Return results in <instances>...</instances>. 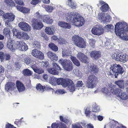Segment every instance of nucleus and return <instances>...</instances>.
Here are the masks:
<instances>
[{
	"instance_id": "nucleus-1",
	"label": "nucleus",
	"mask_w": 128,
	"mask_h": 128,
	"mask_svg": "<svg viewBox=\"0 0 128 128\" xmlns=\"http://www.w3.org/2000/svg\"><path fill=\"white\" fill-rule=\"evenodd\" d=\"M116 34L121 39L128 40V24L124 22H119L115 26Z\"/></svg>"
},
{
	"instance_id": "nucleus-2",
	"label": "nucleus",
	"mask_w": 128,
	"mask_h": 128,
	"mask_svg": "<svg viewBox=\"0 0 128 128\" xmlns=\"http://www.w3.org/2000/svg\"><path fill=\"white\" fill-rule=\"evenodd\" d=\"M110 69V71L107 72L108 74L110 75L114 74L115 78H117L119 74H122L124 71L123 68L120 66L116 64L112 65Z\"/></svg>"
},
{
	"instance_id": "nucleus-3",
	"label": "nucleus",
	"mask_w": 128,
	"mask_h": 128,
	"mask_svg": "<svg viewBox=\"0 0 128 128\" xmlns=\"http://www.w3.org/2000/svg\"><path fill=\"white\" fill-rule=\"evenodd\" d=\"M72 40L76 46L80 48H84L86 46V41L82 38L78 36H74Z\"/></svg>"
},
{
	"instance_id": "nucleus-4",
	"label": "nucleus",
	"mask_w": 128,
	"mask_h": 128,
	"mask_svg": "<svg viewBox=\"0 0 128 128\" xmlns=\"http://www.w3.org/2000/svg\"><path fill=\"white\" fill-rule=\"evenodd\" d=\"M97 78L96 76L93 75H90L88 78L86 86L88 88H94L96 86Z\"/></svg>"
},
{
	"instance_id": "nucleus-5",
	"label": "nucleus",
	"mask_w": 128,
	"mask_h": 128,
	"mask_svg": "<svg viewBox=\"0 0 128 128\" xmlns=\"http://www.w3.org/2000/svg\"><path fill=\"white\" fill-rule=\"evenodd\" d=\"M59 62L63 66L64 69L68 71H71L73 68L72 63L70 60L60 59Z\"/></svg>"
},
{
	"instance_id": "nucleus-6",
	"label": "nucleus",
	"mask_w": 128,
	"mask_h": 128,
	"mask_svg": "<svg viewBox=\"0 0 128 128\" xmlns=\"http://www.w3.org/2000/svg\"><path fill=\"white\" fill-rule=\"evenodd\" d=\"M74 18L75 19L74 20H74H72L73 24L78 26H82L84 24V19L78 14L77 15H75Z\"/></svg>"
},
{
	"instance_id": "nucleus-7",
	"label": "nucleus",
	"mask_w": 128,
	"mask_h": 128,
	"mask_svg": "<svg viewBox=\"0 0 128 128\" xmlns=\"http://www.w3.org/2000/svg\"><path fill=\"white\" fill-rule=\"evenodd\" d=\"M4 17L5 18L8 19L5 23L6 26L11 28L12 22L14 19V15L12 13H6L4 15Z\"/></svg>"
},
{
	"instance_id": "nucleus-8",
	"label": "nucleus",
	"mask_w": 128,
	"mask_h": 128,
	"mask_svg": "<svg viewBox=\"0 0 128 128\" xmlns=\"http://www.w3.org/2000/svg\"><path fill=\"white\" fill-rule=\"evenodd\" d=\"M98 18L100 22H103L104 23L110 22V20L111 18L109 15L103 12L99 13Z\"/></svg>"
},
{
	"instance_id": "nucleus-9",
	"label": "nucleus",
	"mask_w": 128,
	"mask_h": 128,
	"mask_svg": "<svg viewBox=\"0 0 128 128\" xmlns=\"http://www.w3.org/2000/svg\"><path fill=\"white\" fill-rule=\"evenodd\" d=\"M32 26L34 30H40L43 26L42 22H38L36 19H33L32 21Z\"/></svg>"
},
{
	"instance_id": "nucleus-10",
	"label": "nucleus",
	"mask_w": 128,
	"mask_h": 128,
	"mask_svg": "<svg viewBox=\"0 0 128 128\" xmlns=\"http://www.w3.org/2000/svg\"><path fill=\"white\" fill-rule=\"evenodd\" d=\"M32 55L36 58L40 60L44 58V54L41 52L36 49H34L32 52Z\"/></svg>"
},
{
	"instance_id": "nucleus-11",
	"label": "nucleus",
	"mask_w": 128,
	"mask_h": 128,
	"mask_svg": "<svg viewBox=\"0 0 128 128\" xmlns=\"http://www.w3.org/2000/svg\"><path fill=\"white\" fill-rule=\"evenodd\" d=\"M77 13H74V12H69L68 13H66L65 14V16L66 20L67 22H71L73 24V21L74 19H75L74 18L75 15H77Z\"/></svg>"
},
{
	"instance_id": "nucleus-12",
	"label": "nucleus",
	"mask_w": 128,
	"mask_h": 128,
	"mask_svg": "<svg viewBox=\"0 0 128 128\" xmlns=\"http://www.w3.org/2000/svg\"><path fill=\"white\" fill-rule=\"evenodd\" d=\"M92 33L95 35L99 36L102 34L104 32V30L102 27L96 28L94 27L91 30Z\"/></svg>"
},
{
	"instance_id": "nucleus-13",
	"label": "nucleus",
	"mask_w": 128,
	"mask_h": 128,
	"mask_svg": "<svg viewBox=\"0 0 128 128\" xmlns=\"http://www.w3.org/2000/svg\"><path fill=\"white\" fill-rule=\"evenodd\" d=\"M18 26L20 28L25 31H30L31 30L30 26L26 22H20Z\"/></svg>"
},
{
	"instance_id": "nucleus-14",
	"label": "nucleus",
	"mask_w": 128,
	"mask_h": 128,
	"mask_svg": "<svg viewBox=\"0 0 128 128\" xmlns=\"http://www.w3.org/2000/svg\"><path fill=\"white\" fill-rule=\"evenodd\" d=\"M35 62H33L32 64H31L30 67L33 69L35 72L38 74H40L43 73L44 72V70L41 68H38Z\"/></svg>"
},
{
	"instance_id": "nucleus-15",
	"label": "nucleus",
	"mask_w": 128,
	"mask_h": 128,
	"mask_svg": "<svg viewBox=\"0 0 128 128\" xmlns=\"http://www.w3.org/2000/svg\"><path fill=\"white\" fill-rule=\"evenodd\" d=\"M77 57L82 62L86 63L88 58L86 56H85L81 52H79L77 54Z\"/></svg>"
},
{
	"instance_id": "nucleus-16",
	"label": "nucleus",
	"mask_w": 128,
	"mask_h": 128,
	"mask_svg": "<svg viewBox=\"0 0 128 128\" xmlns=\"http://www.w3.org/2000/svg\"><path fill=\"white\" fill-rule=\"evenodd\" d=\"M15 87V84L12 82H7L5 86V89L7 91L10 92L13 90Z\"/></svg>"
},
{
	"instance_id": "nucleus-17",
	"label": "nucleus",
	"mask_w": 128,
	"mask_h": 128,
	"mask_svg": "<svg viewBox=\"0 0 128 128\" xmlns=\"http://www.w3.org/2000/svg\"><path fill=\"white\" fill-rule=\"evenodd\" d=\"M67 86H68V90L70 92L74 91L75 89V86L72 80L70 79L67 81Z\"/></svg>"
},
{
	"instance_id": "nucleus-18",
	"label": "nucleus",
	"mask_w": 128,
	"mask_h": 128,
	"mask_svg": "<svg viewBox=\"0 0 128 128\" xmlns=\"http://www.w3.org/2000/svg\"><path fill=\"white\" fill-rule=\"evenodd\" d=\"M10 37L8 40L7 46L8 48L12 51H13L16 49L15 47V43H12L11 39L10 38Z\"/></svg>"
},
{
	"instance_id": "nucleus-19",
	"label": "nucleus",
	"mask_w": 128,
	"mask_h": 128,
	"mask_svg": "<svg viewBox=\"0 0 128 128\" xmlns=\"http://www.w3.org/2000/svg\"><path fill=\"white\" fill-rule=\"evenodd\" d=\"M91 57L94 59L99 58L101 56V53L98 51L94 50L90 54Z\"/></svg>"
},
{
	"instance_id": "nucleus-20",
	"label": "nucleus",
	"mask_w": 128,
	"mask_h": 128,
	"mask_svg": "<svg viewBox=\"0 0 128 128\" xmlns=\"http://www.w3.org/2000/svg\"><path fill=\"white\" fill-rule=\"evenodd\" d=\"M69 79H66L64 80L63 78L57 79L56 83L58 84L61 85L64 87H66L67 86V81Z\"/></svg>"
},
{
	"instance_id": "nucleus-21",
	"label": "nucleus",
	"mask_w": 128,
	"mask_h": 128,
	"mask_svg": "<svg viewBox=\"0 0 128 128\" xmlns=\"http://www.w3.org/2000/svg\"><path fill=\"white\" fill-rule=\"evenodd\" d=\"M10 56L9 54H4L2 52H0V58L2 62L4 60H8L10 59Z\"/></svg>"
},
{
	"instance_id": "nucleus-22",
	"label": "nucleus",
	"mask_w": 128,
	"mask_h": 128,
	"mask_svg": "<svg viewBox=\"0 0 128 128\" xmlns=\"http://www.w3.org/2000/svg\"><path fill=\"white\" fill-rule=\"evenodd\" d=\"M16 84L17 88L19 92H22L25 90V87L22 83L19 81H17Z\"/></svg>"
},
{
	"instance_id": "nucleus-23",
	"label": "nucleus",
	"mask_w": 128,
	"mask_h": 128,
	"mask_svg": "<svg viewBox=\"0 0 128 128\" xmlns=\"http://www.w3.org/2000/svg\"><path fill=\"white\" fill-rule=\"evenodd\" d=\"M42 20L44 22L48 24H51L53 22V19L48 15L43 16Z\"/></svg>"
},
{
	"instance_id": "nucleus-24",
	"label": "nucleus",
	"mask_w": 128,
	"mask_h": 128,
	"mask_svg": "<svg viewBox=\"0 0 128 128\" xmlns=\"http://www.w3.org/2000/svg\"><path fill=\"white\" fill-rule=\"evenodd\" d=\"M59 26L65 28L70 29L71 28L70 24L64 22L60 21L58 22Z\"/></svg>"
},
{
	"instance_id": "nucleus-25",
	"label": "nucleus",
	"mask_w": 128,
	"mask_h": 128,
	"mask_svg": "<svg viewBox=\"0 0 128 128\" xmlns=\"http://www.w3.org/2000/svg\"><path fill=\"white\" fill-rule=\"evenodd\" d=\"M16 8L18 10L24 13H28L30 12V9L24 7L17 5Z\"/></svg>"
},
{
	"instance_id": "nucleus-26",
	"label": "nucleus",
	"mask_w": 128,
	"mask_h": 128,
	"mask_svg": "<svg viewBox=\"0 0 128 128\" xmlns=\"http://www.w3.org/2000/svg\"><path fill=\"white\" fill-rule=\"evenodd\" d=\"M72 52L68 50H63L62 52V56L63 57L65 58H68V57H70L72 56Z\"/></svg>"
},
{
	"instance_id": "nucleus-27",
	"label": "nucleus",
	"mask_w": 128,
	"mask_h": 128,
	"mask_svg": "<svg viewBox=\"0 0 128 128\" xmlns=\"http://www.w3.org/2000/svg\"><path fill=\"white\" fill-rule=\"evenodd\" d=\"M121 54V53L116 51L112 53L111 56L112 59L116 60L119 61L120 59V56L119 55H120Z\"/></svg>"
},
{
	"instance_id": "nucleus-28",
	"label": "nucleus",
	"mask_w": 128,
	"mask_h": 128,
	"mask_svg": "<svg viewBox=\"0 0 128 128\" xmlns=\"http://www.w3.org/2000/svg\"><path fill=\"white\" fill-rule=\"evenodd\" d=\"M111 92L113 94L118 95V93L121 91V90L116 88L113 85L110 89Z\"/></svg>"
},
{
	"instance_id": "nucleus-29",
	"label": "nucleus",
	"mask_w": 128,
	"mask_h": 128,
	"mask_svg": "<svg viewBox=\"0 0 128 128\" xmlns=\"http://www.w3.org/2000/svg\"><path fill=\"white\" fill-rule=\"evenodd\" d=\"M85 110V113L86 117H89L90 115H91V116H92L93 117H94L95 115V114L92 113L93 112L92 111H90V108L87 107L84 109Z\"/></svg>"
},
{
	"instance_id": "nucleus-30",
	"label": "nucleus",
	"mask_w": 128,
	"mask_h": 128,
	"mask_svg": "<svg viewBox=\"0 0 128 128\" xmlns=\"http://www.w3.org/2000/svg\"><path fill=\"white\" fill-rule=\"evenodd\" d=\"M54 29L52 27H46L45 30L46 33L49 35H52L54 32Z\"/></svg>"
},
{
	"instance_id": "nucleus-31",
	"label": "nucleus",
	"mask_w": 128,
	"mask_h": 128,
	"mask_svg": "<svg viewBox=\"0 0 128 128\" xmlns=\"http://www.w3.org/2000/svg\"><path fill=\"white\" fill-rule=\"evenodd\" d=\"M118 96L122 100H126L128 98V95L125 92H122L121 90L118 93Z\"/></svg>"
},
{
	"instance_id": "nucleus-32",
	"label": "nucleus",
	"mask_w": 128,
	"mask_h": 128,
	"mask_svg": "<svg viewBox=\"0 0 128 128\" xmlns=\"http://www.w3.org/2000/svg\"><path fill=\"white\" fill-rule=\"evenodd\" d=\"M120 56V59L119 61L123 62H126L128 60V56L124 54L121 53L120 55H119Z\"/></svg>"
},
{
	"instance_id": "nucleus-33",
	"label": "nucleus",
	"mask_w": 128,
	"mask_h": 128,
	"mask_svg": "<svg viewBox=\"0 0 128 128\" xmlns=\"http://www.w3.org/2000/svg\"><path fill=\"white\" fill-rule=\"evenodd\" d=\"M36 88L37 90L41 93H42L46 90L45 86H42L40 84L36 85Z\"/></svg>"
},
{
	"instance_id": "nucleus-34",
	"label": "nucleus",
	"mask_w": 128,
	"mask_h": 128,
	"mask_svg": "<svg viewBox=\"0 0 128 128\" xmlns=\"http://www.w3.org/2000/svg\"><path fill=\"white\" fill-rule=\"evenodd\" d=\"M43 7L45 8L46 10L49 12H51L54 10V8L52 6L49 5H43L42 6Z\"/></svg>"
},
{
	"instance_id": "nucleus-35",
	"label": "nucleus",
	"mask_w": 128,
	"mask_h": 128,
	"mask_svg": "<svg viewBox=\"0 0 128 128\" xmlns=\"http://www.w3.org/2000/svg\"><path fill=\"white\" fill-rule=\"evenodd\" d=\"M68 4L69 7L73 9H75L76 7L75 2L72 1L71 0H68Z\"/></svg>"
},
{
	"instance_id": "nucleus-36",
	"label": "nucleus",
	"mask_w": 128,
	"mask_h": 128,
	"mask_svg": "<svg viewBox=\"0 0 128 128\" xmlns=\"http://www.w3.org/2000/svg\"><path fill=\"white\" fill-rule=\"evenodd\" d=\"M23 62H24L26 64H27L28 65L29 64H30V66H31V64H32L33 62H34L32 60L29 58H27V57H25L24 60H22Z\"/></svg>"
},
{
	"instance_id": "nucleus-37",
	"label": "nucleus",
	"mask_w": 128,
	"mask_h": 128,
	"mask_svg": "<svg viewBox=\"0 0 128 128\" xmlns=\"http://www.w3.org/2000/svg\"><path fill=\"white\" fill-rule=\"evenodd\" d=\"M90 70L93 73H95L96 74L98 73V68L96 67L95 65L93 64L91 66Z\"/></svg>"
},
{
	"instance_id": "nucleus-38",
	"label": "nucleus",
	"mask_w": 128,
	"mask_h": 128,
	"mask_svg": "<svg viewBox=\"0 0 128 128\" xmlns=\"http://www.w3.org/2000/svg\"><path fill=\"white\" fill-rule=\"evenodd\" d=\"M115 83L120 88L123 89L124 88V82L123 80H121L116 81Z\"/></svg>"
},
{
	"instance_id": "nucleus-39",
	"label": "nucleus",
	"mask_w": 128,
	"mask_h": 128,
	"mask_svg": "<svg viewBox=\"0 0 128 128\" xmlns=\"http://www.w3.org/2000/svg\"><path fill=\"white\" fill-rule=\"evenodd\" d=\"M70 58L72 61L75 65L77 66H80V64L79 62L76 57L74 56H71Z\"/></svg>"
},
{
	"instance_id": "nucleus-40",
	"label": "nucleus",
	"mask_w": 128,
	"mask_h": 128,
	"mask_svg": "<svg viewBox=\"0 0 128 128\" xmlns=\"http://www.w3.org/2000/svg\"><path fill=\"white\" fill-rule=\"evenodd\" d=\"M109 8L108 4H105L102 5L100 8L101 10L103 12L107 11Z\"/></svg>"
},
{
	"instance_id": "nucleus-41",
	"label": "nucleus",
	"mask_w": 128,
	"mask_h": 128,
	"mask_svg": "<svg viewBox=\"0 0 128 128\" xmlns=\"http://www.w3.org/2000/svg\"><path fill=\"white\" fill-rule=\"evenodd\" d=\"M102 91L103 92L106 97L110 96V91L108 90V89L106 88H103L102 89Z\"/></svg>"
},
{
	"instance_id": "nucleus-42",
	"label": "nucleus",
	"mask_w": 128,
	"mask_h": 128,
	"mask_svg": "<svg viewBox=\"0 0 128 128\" xmlns=\"http://www.w3.org/2000/svg\"><path fill=\"white\" fill-rule=\"evenodd\" d=\"M32 72L28 69H24L23 72V74L24 76H30L32 75Z\"/></svg>"
},
{
	"instance_id": "nucleus-43",
	"label": "nucleus",
	"mask_w": 128,
	"mask_h": 128,
	"mask_svg": "<svg viewBox=\"0 0 128 128\" xmlns=\"http://www.w3.org/2000/svg\"><path fill=\"white\" fill-rule=\"evenodd\" d=\"M49 47L53 50L57 51L58 50V47L53 43H51L49 44Z\"/></svg>"
},
{
	"instance_id": "nucleus-44",
	"label": "nucleus",
	"mask_w": 128,
	"mask_h": 128,
	"mask_svg": "<svg viewBox=\"0 0 128 128\" xmlns=\"http://www.w3.org/2000/svg\"><path fill=\"white\" fill-rule=\"evenodd\" d=\"M23 42L22 41H16L15 42V47L16 48V49H17L18 50H20V48H21V45H22V43Z\"/></svg>"
},
{
	"instance_id": "nucleus-45",
	"label": "nucleus",
	"mask_w": 128,
	"mask_h": 128,
	"mask_svg": "<svg viewBox=\"0 0 128 128\" xmlns=\"http://www.w3.org/2000/svg\"><path fill=\"white\" fill-rule=\"evenodd\" d=\"M48 71L49 73L54 75H57L58 74V71L55 70L54 68L49 69Z\"/></svg>"
},
{
	"instance_id": "nucleus-46",
	"label": "nucleus",
	"mask_w": 128,
	"mask_h": 128,
	"mask_svg": "<svg viewBox=\"0 0 128 128\" xmlns=\"http://www.w3.org/2000/svg\"><path fill=\"white\" fill-rule=\"evenodd\" d=\"M23 45L22 48H20V50L21 51H26L28 49V47L26 44L24 42L22 43Z\"/></svg>"
},
{
	"instance_id": "nucleus-47",
	"label": "nucleus",
	"mask_w": 128,
	"mask_h": 128,
	"mask_svg": "<svg viewBox=\"0 0 128 128\" xmlns=\"http://www.w3.org/2000/svg\"><path fill=\"white\" fill-rule=\"evenodd\" d=\"M8 28H5L4 30V34L6 36L9 35V33L10 32V28H12V26L11 28L9 26H7Z\"/></svg>"
},
{
	"instance_id": "nucleus-48",
	"label": "nucleus",
	"mask_w": 128,
	"mask_h": 128,
	"mask_svg": "<svg viewBox=\"0 0 128 128\" xmlns=\"http://www.w3.org/2000/svg\"><path fill=\"white\" fill-rule=\"evenodd\" d=\"M33 46L34 48L39 49L40 47V45L39 42L34 41L33 42Z\"/></svg>"
},
{
	"instance_id": "nucleus-49",
	"label": "nucleus",
	"mask_w": 128,
	"mask_h": 128,
	"mask_svg": "<svg viewBox=\"0 0 128 128\" xmlns=\"http://www.w3.org/2000/svg\"><path fill=\"white\" fill-rule=\"evenodd\" d=\"M114 26L111 24H108L106 25L105 27L104 28L106 31H110L114 28Z\"/></svg>"
},
{
	"instance_id": "nucleus-50",
	"label": "nucleus",
	"mask_w": 128,
	"mask_h": 128,
	"mask_svg": "<svg viewBox=\"0 0 128 128\" xmlns=\"http://www.w3.org/2000/svg\"><path fill=\"white\" fill-rule=\"evenodd\" d=\"M117 123L114 120L111 121L109 123V127L110 128H114L116 126Z\"/></svg>"
},
{
	"instance_id": "nucleus-51",
	"label": "nucleus",
	"mask_w": 128,
	"mask_h": 128,
	"mask_svg": "<svg viewBox=\"0 0 128 128\" xmlns=\"http://www.w3.org/2000/svg\"><path fill=\"white\" fill-rule=\"evenodd\" d=\"M66 91L64 90L58 89L55 92V93L57 94H62L65 93Z\"/></svg>"
},
{
	"instance_id": "nucleus-52",
	"label": "nucleus",
	"mask_w": 128,
	"mask_h": 128,
	"mask_svg": "<svg viewBox=\"0 0 128 128\" xmlns=\"http://www.w3.org/2000/svg\"><path fill=\"white\" fill-rule=\"evenodd\" d=\"M100 110V108L96 104L92 106V112H97Z\"/></svg>"
},
{
	"instance_id": "nucleus-53",
	"label": "nucleus",
	"mask_w": 128,
	"mask_h": 128,
	"mask_svg": "<svg viewBox=\"0 0 128 128\" xmlns=\"http://www.w3.org/2000/svg\"><path fill=\"white\" fill-rule=\"evenodd\" d=\"M96 40L95 39H91L89 40V44L92 46H94Z\"/></svg>"
},
{
	"instance_id": "nucleus-54",
	"label": "nucleus",
	"mask_w": 128,
	"mask_h": 128,
	"mask_svg": "<svg viewBox=\"0 0 128 128\" xmlns=\"http://www.w3.org/2000/svg\"><path fill=\"white\" fill-rule=\"evenodd\" d=\"M30 37L27 33L24 32L23 34V36L22 38L26 40H28L30 38Z\"/></svg>"
},
{
	"instance_id": "nucleus-55",
	"label": "nucleus",
	"mask_w": 128,
	"mask_h": 128,
	"mask_svg": "<svg viewBox=\"0 0 128 128\" xmlns=\"http://www.w3.org/2000/svg\"><path fill=\"white\" fill-rule=\"evenodd\" d=\"M74 74L78 76H81L82 73L78 69H75L74 70Z\"/></svg>"
},
{
	"instance_id": "nucleus-56",
	"label": "nucleus",
	"mask_w": 128,
	"mask_h": 128,
	"mask_svg": "<svg viewBox=\"0 0 128 128\" xmlns=\"http://www.w3.org/2000/svg\"><path fill=\"white\" fill-rule=\"evenodd\" d=\"M72 128H82V126L80 124L76 123L75 124H72Z\"/></svg>"
},
{
	"instance_id": "nucleus-57",
	"label": "nucleus",
	"mask_w": 128,
	"mask_h": 128,
	"mask_svg": "<svg viewBox=\"0 0 128 128\" xmlns=\"http://www.w3.org/2000/svg\"><path fill=\"white\" fill-rule=\"evenodd\" d=\"M53 67L54 68L57 70H61V68L60 66L57 64L56 63H53L52 64Z\"/></svg>"
},
{
	"instance_id": "nucleus-58",
	"label": "nucleus",
	"mask_w": 128,
	"mask_h": 128,
	"mask_svg": "<svg viewBox=\"0 0 128 128\" xmlns=\"http://www.w3.org/2000/svg\"><path fill=\"white\" fill-rule=\"evenodd\" d=\"M16 3L17 4L20 6H24V4L22 0H14Z\"/></svg>"
},
{
	"instance_id": "nucleus-59",
	"label": "nucleus",
	"mask_w": 128,
	"mask_h": 128,
	"mask_svg": "<svg viewBox=\"0 0 128 128\" xmlns=\"http://www.w3.org/2000/svg\"><path fill=\"white\" fill-rule=\"evenodd\" d=\"M24 32H18V35L16 36L17 38L20 39L22 38L23 36V34Z\"/></svg>"
},
{
	"instance_id": "nucleus-60",
	"label": "nucleus",
	"mask_w": 128,
	"mask_h": 128,
	"mask_svg": "<svg viewBox=\"0 0 128 128\" xmlns=\"http://www.w3.org/2000/svg\"><path fill=\"white\" fill-rule=\"evenodd\" d=\"M52 128H60L59 123L56 124V123H52Z\"/></svg>"
},
{
	"instance_id": "nucleus-61",
	"label": "nucleus",
	"mask_w": 128,
	"mask_h": 128,
	"mask_svg": "<svg viewBox=\"0 0 128 128\" xmlns=\"http://www.w3.org/2000/svg\"><path fill=\"white\" fill-rule=\"evenodd\" d=\"M57 79V78H55L52 77L50 78L49 80V81L50 82V80H51V83L54 84L56 82V83Z\"/></svg>"
},
{
	"instance_id": "nucleus-62",
	"label": "nucleus",
	"mask_w": 128,
	"mask_h": 128,
	"mask_svg": "<svg viewBox=\"0 0 128 128\" xmlns=\"http://www.w3.org/2000/svg\"><path fill=\"white\" fill-rule=\"evenodd\" d=\"M12 31L13 36H16L19 32L18 31L16 28H13Z\"/></svg>"
},
{
	"instance_id": "nucleus-63",
	"label": "nucleus",
	"mask_w": 128,
	"mask_h": 128,
	"mask_svg": "<svg viewBox=\"0 0 128 128\" xmlns=\"http://www.w3.org/2000/svg\"><path fill=\"white\" fill-rule=\"evenodd\" d=\"M4 2L9 5H12L14 4L12 0H5Z\"/></svg>"
},
{
	"instance_id": "nucleus-64",
	"label": "nucleus",
	"mask_w": 128,
	"mask_h": 128,
	"mask_svg": "<svg viewBox=\"0 0 128 128\" xmlns=\"http://www.w3.org/2000/svg\"><path fill=\"white\" fill-rule=\"evenodd\" d=\"M47 54L48 56L50 58L52 59V56H53V55H54V53L51 52H47Z\"/></svg>"
}]
</instances>
